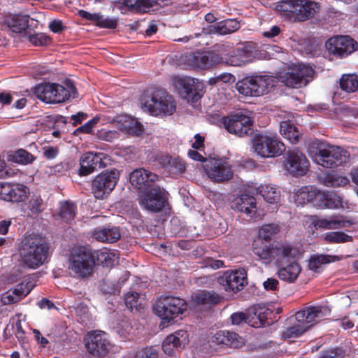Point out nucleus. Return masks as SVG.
Listing matches in <instances>:
<instances>
[{
    "instance_id": "obj_1",
    "label": "nucleus",
    "mask_w": 358,
    "mask_h": 358,
    "mask_svg": "<svg viewBox=\"0 0 358 358\" xmlns=\"http://www.w3.org/2000/svg\"><path fill=\"white\" fill-rule=\"evenodd\" d=\"M227 45H219L211 52H197L186 57L187 64L194 69H207L224 63L233 66H243L253 61L255 47L246 43L228 52Z\"/></svg>"
},
{
    "instance_id": "obj_2",
    "label": "nucleus",
    "mask_w": 358,
    "mask_h": 358,
    "mask_svg": "<svg viewBox=\"0 0 358 358\" xmlns=\"http://www.w3.org/2000/svg\"><path fill=\"white\" fill-rule=\"evenodd\" d=\"M330 309L327 306H310L298 311L294 320L295 323L284 331V336L292 338L300 336L310 327L330 315Z\"/></svg>"
},
{
    "instance_id": "obj_3",
    "label": "nucleus",
    "mask_w": 358,
    "mask_h": 358,
    "mask_svg": "<svg viewBox=\"0 0 358 358\" xmlns=\"http://www.w3.org/2000/svg\"><path fill=\"white\" fill-rule=\"evenodd\" d=\"M275 9L287 20L292 22L305 21L319 10V5L309 0H280Z\"/></svg>"
},
{
    "instance_id": "obj_4",
    "label": "nucleus",
    "mask_w": 358,
    "mask_h": 358,
    "mask_svg": "<svg viewBox=\"0 0 358 358\" xmlns=\"http://www.w3.org/2000/svg\"><path fill=\"white\" fill-rule=\"evenodd\" d=\"M48 245L43 238L37 236L26 237L20 250L22 262L25 266L36 269L48 261Z\"/></svg>"
},
{
    "instance_id": "obj_5",
    "label": "nucleus",
    "mask_w": 358,
    "mask_h": 358,
    "mask_svg": "<svg viewBox=\"0 0 358 358\" xmlns=\"http://www.w3.org/2000/svg\"><path fill=\"white\" fill-rule=\"evenodd\" d=\"M70 273L76 278L90 277L95 266L94 257L87 246H76L70 252L68 258Z\"/></svg>"
},
{
    "instance_id": "obj_6",
    "label": "nucleus",
    "mask_w": 358,
    "mask_h": 358,
    "mask_svg": "<svg viewBox=\"0 0 358 358\" xmlns=\"http://www.w3.org/2000/svg\"><path fill=\"white\" fill-rule=\"evenodd\" d=\"M155 314L161 318L159 327L162 329L174 322V320L187 309L184 299L173 296H161L154 306Z\"/></svg>"
},
{
    "instance_id": "obj_7",
    "label": "nucleus",
    "mask_w": 358,
    "mask_h": 358,
    "mask_svg": "<svg viewBox=\"0 0 358 358\" xmlns=\"http://www.w3.org/2000/svg\"><path fill=\"white\" fill-rule=\"evenodd\" d=\"M35 96L47 103H59L66 101L76 93L72 84L62 85L56 83H44L36 85L33 90Z\"/></svg>"
},
{
    "instance_id": "obj_8",
    "label": "nucleus",
    "mask_w": 358,
    "mask_h": 358,
    "mask_svg": "<svg viewBox=\"0 0 358 358\" xmlns=\"http://www.w3.org/2000/svg\"><path fill=\"white\" fill-rule=\"evenodd\" d=\"M143 108L150 115L165 117L173 115L176 110L173 97L163 90L154 92L142 101Z\"/></svg>"
},
{
    "instance_id": "obj_9",
    "label": "nucleus",
    "mask_w": 358,
    "mask_h": 358,
    "mask_svg": "<svg viewBox=\"0 0 358 358\" xmlns=\"http://www.w3.org/2000/svg\"><path fill=\"white\" fill-rule=\"evenodd\" d=\"M312 157L317 164L324 168L332 169L345 162L348 155L340 147L320 143L318 144L317 152Z\"/></svg>"
},
{
    "instance_id": "obj_10",
    "label": "nucleus",
    "mask_w": 358,
    "mask_h": 358,
    "mask_svg": "<svg viewBox=\"0 0 358 358\" xmlns=\"http://www.w3.org/2000/svg\"><path fill=\"white\" fill-rule=\"evenodd\" d=\"M275 83V78L269 76H249L238 81L236 89L245 96H259L267 93Z\"/></svg>"
},
{
    "instance_id": "obj_11",
    "label": "nucleus",
    "mask_w": 358,
    "mask_h": 358,
    "mask_svg": "<svg viewBox=\"0 0 358 358\" xmlns=\"http://www.w3.org/2000/svg\"><path fill=\"white\" fill-rule=\"evenodd\" d=\"M171 82L180 95L187 101H197L205 93L203 82L185 76H173Z\"/></svg>"
},
{
    "instance_id": "obj_12",
    "label": "nucleus",
    "mask_w": 358,
    "mask_h": 358,
    "mask_svg": "<svg viewBox=\"0 0 358 358\" xmlns=\"http://www.w3.org/2000/svg\"><path fill=\"white\" fill-rule=\"evenodd\" d=\"M202 168L206 177L213 182H226L234 176L232 165L225 157L208 158L202 164Z\"/></svg>"
},
{
    "instance_id": "obj_13",
    "label": "nucleus",
    "mask_w": 358,
    "mask_h": 358,
    "mask_svg": "<svg viewBox=\"0 0 358 358\" xmlns=\"http://www.w3.org/2000/svg\"><path fill=\"white\" fill-rule=\"evenodd\" d=\"M314 73L315 71L310 66L299 64L289 67L287 71L281 72L278 79L287 87L300 88L313 80Z\"/></svg>"
},
{
    "instance_id": "obj_14",
    "label": "nucleus",
    "mask_w": 358,
    "mask_h": 358,
    "mask_svg": "<svg viewBox=\"0 0 358 358\" xmlns=\"http://www.w3.org/2000/svg\"><path fill=\"white\" fill-rule=\"evenodd\" d=\"M252 149L257 155L270 158L281 155L285 151V146L276 136L262 134L254 136Z\"/></svg>"
},
{
    "instance_id": "obj_15",
    "label": "nucleus",
    "mask_w": 358,
    "mask_h": 358,
    "mask_svg": "<svg viewBox=\"0 0 358 358\" xmlns=\"http://www.w3.org/2000/svg\"><path fill=\"white\" fill-rule=\"evenodd\" d=\"M168 192L160 187L151 188L142 193L138 199L140 206L150 212L161 211L167 204Z\"/></svg>"
},
{
    "instance_id": "obj_16",
    "label": "nucleus",
    "mask_w": 358,
    "mask_h": 358,
    "mask_svg": "<svg viewBox=\"0 0 358 358\" xmlns=\"http://www.w3.org/2000/svg\"><path fill=\"white\" fill-rule=\"evenodd\" d=\"M120 173L116 169L105 171L96 176L92 181V191L96 199H103L115 188Z\"/></svg>"
},
{
    "instance_id": "obj_17",
    "label": "nucleus",
    "mask_w": 358,
    "mask_h": 358,
    "mask_svg": "<svg viewBox=\"0 0 358 358\" xmlns=\"http://www.w3.org/2000/svg\"><path fill=\"white\" fill-rule=\"evenodd\" d=\"M325 48L329 55L343 58L358 49V43L348 36H337L329 38Z\"/></svg>"
},
{
    "instance_id": "obj_18",
    "label": "nucleus",
    "mask_w": 358,
    "mask_h": 358,
    "mask_svg": "<svg viewBox=\"0 0 358 358\" xmlns=\"http://www.w3.org/2000/svg\"><path fill=\"white\" fill-rule=\"evenodd\" d=\"M300 248L289 242H277L273 243V261L276 266L296 261L301 256Z\"/></svg>"
},
{
    "instance_id": "obj_19",
    "label": "nucleus",
    "mask_w": 358,
    "mask_h": 358,
    "mask_svg": "<svg viewBox=\"0 0 358 358\" xmlns=\"http://www.w3.org/2000/svg\"><path fill=\"white\" fill-rule=\"evenodd\" d=\"M223 124L225 129L229 133L234 134L239 137L252 133L251 118L241 113L224 118Z\"/></svg>"
},
{
    "instance_id": "obj_20",
    "label": "nucleus",
    "mask_w": 358,
    "mask_h": 358,
    "mask_svg": "<svg viewBox=\"0 0 358 358\" xmlns=\"http://www.w3.org/2000/svg\"><path fill=\"white\" fill-rule=\"evenodd\" d=\"M108 161V156L104 153L86 152L80 159L79 174L80 176L90 175L98 169L106 166Z\"/></svg>"
},
{
    "instance_id": "obj_21",
    "label": "nucleus",
    "mask_w": 358,
    "mask_h": 358,
    "mask_svg": "<svg viewBox=\"0 0 358 358\" xmlns=\"http://www.w3.org/2000/svg\"><path fill=\"white\" fill-rule=\"evenodd\" d=\"M86 348L91 355L99 357L106 354L110 350V343L105 332L94 331L87 335Z\"/></svg>"
},
{
    "instance_id": "obj_22",
    "label": "nucleus",
    "mask_w": 358,
    "mask_h": 358,
    "mask_svg": "<svg viewBox=\"0 0 358 358\" xmlns=\"http://www.w3.org/2000/svg\"><path fill=\"white\" fill-rule=\"evenodd\" d=\"M158 180V176L143 168L134 170L129 176L131 185L140 192L149 190Z\"/></svg>"
},
{
    "instance_id": "obj_23",
    "label": "nucleus",
    "mask_w": 358,
    "mask_h": 358,
    "mask_svg": "<svg viewBox=\"0 0 358 358\" xmlns=\"http://www.w3.org/2000/svg\"><path fill=\"white\" fill-rule=\"evenodd\" d=\"M286 170L292 176H303L309 168V162L306 155L299 150L289 151L285 163Z\"/></svg>"
},
{
    "instance_id": "obj_24",
    "label": "nucleus",
    "mask_w": 358,
    "mask_h": 358,
    "mask_svg": "<svg viewBox=\"0 0 358 358\" xmlns=\"http://www.w3.org/2000/svg\"><path fill=\"white\" fill-rule=\"evenodd\" d=\"M110 123L122 132L131 136H140L144 132L143 125L136 118L129 115H118Z\"/></svg>"
},
{
    "instance_id": "obj_25",
    "label": "nucleus",
    "mask_w": 358,
    "mask_h": 358,
    "mask_svg": "<svg viewBox=\"0 0 358 358\" xmlns=\"http://www.w3.org/2000/svg\"><path fill=\"white\" fill-rule=\"evenodd\" d=\"M312 223L317 229H338L349 227L355 224V221L344 215H333L326 217L315 218Z\"/></svg>"
},
{
    "instance_id": "obj_26",
    "label": "nucleus",
    "mask_w": 358,
    "mask_h": 358,
    "mask_svg": "<svg viewBox=\"0 0 358 358\" xmlns=\"http://www.w3.org/2000/svg\"><path fill=\"white\" fill-rule=\"evenodd\" d=\"M227 291L238 292L247 284L246 271L244 268L227 271L223 277Z\"/></svg>"
},
{
    "instance_id": "obj_27",
    "label": "nucleus",
    "mask_w": 358,
    "mask_h": 358,
    "mask_svg": "<svg viewBox=\"0 0 358 358\" xmlns=\"http://www.w3.org/2000/svg\"><path fill=\"white\" fill-rule=\"evenodd\" d=\"M187 331L180 329L166 336L162 343V349L165 354L171 355L176 348H182L189 341Z\"/></svg>"
},
{
    "instance_id": "obj_28",
    "label": "nucleus",
    "mask_w": 358,
    "mask_h": 358,
    "mask_svg": "<svg viewBox=\"0 0 358 358\" xmlns=\"http://www.w3.org/2000/svg\"><path fill=\"white\" fill-rule=\"evenodd\" d=\"M231 207L241 213H245L250 218H255L257 213V202L255 197L248 194H241L235 198Z\"/></svg>"
},
{
    "instance_id": "obj_29",
    "label": "nucleus",
    "mask_w": 358,
    "mask_h": 358,
    "mask_svg": "<svg viewBox=\"0 0 358 358\" xmlns=\"http://www.w3.org/2000/svg\"><path fill=\"white\" fill-rule=\"evenodd\" d=\"M31 282H23L18 284L13 290L8 291L1 296V302L4 305L15 303L26 296L34 288Z\"/></svg>"
},
{
    "instance_id": "obj_30",
    "label": "nucleus",
    "mask_w": 358,
    "mask_h": 358,
    "mask_svg": "<svg viewBox=\"0 0 358 358\" xmlns=\"http://www.w3.org/2000/svg\"><path fill=\"white\" fill-rule=\"evenodd\" d=\"M277 266L278 267L277 271L278 278L288 283H294L302 271V267L296 260Z\"/></svg>"
},
{
    "instance_id": "obj_31",
    "label": "nucleus",
    "mask_w": 358,
    "mask_h": 358,
    "mask_svg": "<svg viewBox=\"0 0 358 358\" xmlns=\"http://www.w3.org/2000/svg\"><path fill=\"white\" fill-rule=\"evenodd\" d=\"M210 342L215 345H225L232 348H239L243 344V340L236 333L220 330L210 338Z\"/></svg>"
},
{
    "instance_id": "obj_32",
    "label": "nucleus",
    "mask_w": 358,
    "mask_h": 358,
    "mask_svg": "<svg viewBox=\"0 0 358 358\" xmlns=\"http://www.w3.org/2000/svg\"><path fill=\"white\" fill-rule=\"evenodd\" d=\"M342 198L334 192L318 190L315 206L317 208H338L342 207Z\"/></svg>"
},
{
    "instance_id": "obj_33",
    "label": "nucleus",
    "mask_w": 358,
    "mask_h": 358,
    "mask_svg": "<svg viewBox=\"0 0 358 358\" xmlns=\"http://www.w3.org/2000/svg\"><path fill=\"white\" fill-rule=\"evenodd\" d=\"M318 189L313 186H305L295 189L293 192L292 199L297 206H303L312 202L315 206Z\"/></svg>"
},
{
    "instance_id": "obj_34",
    "label": "nucleus",
    "mask_w": 358,
    "mask_h": 358,
    "mask_svg": "<svg viewBox=\"0 0 358 358\" xmlns=\"http://www.w3.org/2000/svg\"><path fill=\"white\" fill-rule=\"evenodd\" d=\"M252 314L251 320H248V324L253 327H260L266 324V320L271 313V310L265 304H258L248 310Z\"/></svg>"
},
{
    "instance_id": "obj_35",
    "label": "nucleus",
    "mask_w": 358,
    "mask_h": 358,
    "mask_svg": "<svg viewBox=\"0 0 358 358\" xmlns=\"http://www.w3.org/2000/svg\"><path fill=\"white\" fill-rule=\"evenodd\" d=\"M252 252L260 259L269 263L273 261V244H267L261 238H255L252 243Z\"/></svg>"
},
{
    "instance_id": "obj_36",
    "label": "nucleus",
    "mask_w": 358,
    "mask_h": 358,
    "mask_svg": "<svg viewBox=\"0 0 358 358\" xmlns=\"http://www.w3.org/2000/svg\"><path fill=\"white\" fill-rule=\"evenodd\" d=\"M29 17L24 15H13L6 17L4 25L12 32L20 34L28 27Z\"/></svg>"
},
{
    "instance_id": "obj_37",
    "label": "nucleus",
    "mask_w": 358,
    "mask_h": 358,
    "mask_svg": "<svg viewBox=\"0 0 358 358\" xmlns=\"http://www.w3.org/2000/svg\"><path fill=\"white\" fill-rule=\"evenodd\" d=\"M92 237L102 243H114L120 239V233L118 227L99 228L94 230Z\"/></svg>"
},
{
    "instance_id": "obj_38",
    "label": "nucleus",
    "mask_w": 358,
    "mask_h": 358,
    "mask_svg": "<svg viewBox=\"0 0 358 358\" xmlns=\"http://www.w3.org/2000/svg\"><path fill=\"white\" fill-rule=\"evenodd\" d=\"M159 0H120V3L127 7L129 11L134 13H147Z\"/></svg>"
},
{
    "instance_id": "obj_39",
    "label": "nucleus",
    "mask_w": 358,
    "mask_h": 358,
    "mask_svg": "<svg viewBox=\"0 0 358 358\" xmlns=\"http://www.w3.org/2000/svg\"><path fill=\"white\" fill-rule=\"evenodd\" d=\"M280 133L284 138L287 139L292 144L297 143L301 136L297 127L291 120L280 122Z\"/></svg>"
},
{
    "instance_id": "obj_40",
    "label": "nucleus",
    "mask_w": 358,
    "mask_h": 358,
    "mask_svg": "<svg viewBox=\"0 0 358 358\" xmlns=\"http://www.w3.org/2000/svg\"><path fill=\"white\" fill-rule=\"evenodd\" d=\"M240 28L239 22L234 19H228L209 26L211 33L220 35L230 34Z\"/></svg>"
},
{
    "instance_id": "obj_41",
    "label": "nucleus",
    "mask_w": 358,
    "mask_h": 358,
    "mask_svg": "<svg viewBox=\"0 0 358 358\" xmlns=\"http://www.w3.org/2000/svg\"><path fill=\"white\" fill-rule=\"evenodd\" d=\"M341 259V257L336 255L315 254L313 255L309 259L308 268L311 271L318 272L322 265L337 262Z\"/></svg>"
},
{
    "instance_id": "obj_42",
    "label": "nucleus",
    "mask_w": 358,
    "mask_h": 358,
    "mask_svg": "<svg viewBox=\"0 0 358 358\" xmlns=\"http://www.w3.org/2000/svg\"><path fill=\"white\" fill-rule=\"evenodd\" d=\"M97 260L106 267L113 266L118 262L119 252L116 250L103 248L97 253Z\"/></svg>"
},
{
    "instance_id": "obj_43",
    "label": "nucleus",
    "mask_w": 358,
    "mask_h": 358,
    "mask_svg": "<svg viewBox=\"0 0 358 358\" xmlns=\"http://www.w3.org/2000/svg\"><path fill=\"white\" fill-rule=\"evenodd\" d=\"M192 299L199 305H213L220 301L218 294L204 290L195 293Z\"/></svg>"
},
{
    "instance_id": "obj_44",
    "label": "nucleus",
    "mask_w": 358,
    "mask_h": 358,
    "mask_svg": "<svg viewBox=\"0 0 358 358\" xmlns=\"http://www.w3.org/2000/svg\"><path fill=\"white\" fill-rule=\"evenodd\" d=\"M7 159L9 162L27 164L31 163L34 159V157L27 150L20 149L14 152H10L7 155Z\"/></svg>"
},
{
    "instance_id": "obj_45",
    "label": "nucleus",
    "mask_w": 358,
    "mask_h": 358,
    "mask_svg": "<svg viewBox=\"0 0 358 358\" xmlns=\"http://www.w3.org/2000/svg\"><path fill=\"white\" fill-rule=\"evenodd\" d=\"M259 192L264 199L268 203L276 204L280 200V192L273 185H262L259 187Z\"/></svg>"
},
{
    "instance_id": "obj_46",
    "label": "nucleus",
    "mask_w": 358,
    "mask_h": 358,
    "mask_svg": "<svg viewBox=\"0 0 358 358\" xmlns=\"http://www.w3.org/2000/svg\"><path fill=\"white\" fill-rule=\"evenodd\" d=\"M76 206L73 203L63 201L59 203L58 215L64 222H71L76 215Z\"/></svg>"
},
{
    "instance_id": "obj_47",
    "label": "nucleus",
    "mask_w": 358,
    "mask_h": 358,
    "mask_svg": "<svg viewBox=\"0 0 358 358\" xmlns=\"http://www.w3.org/2000/svg\"><path fill=\"white\" fill-rule=\"evenodd\" d=\"M125 305L133 312L138 310L139 308H143L145 302L138 293L130 292L125 295Z\"/></svg>"
},
{
    "instance_id": "obj_48",
    "label": "nucleus",
    "mask_w": 358,
    "mask_h": 358,
    "mask_svg": "<svg viewBox=\"0 0 358 358\" xmlns=\"http://www.w3.org/2000/svg\"><path fill=\"white\" fill-rule=\"evenodd\" d=\"M322 182L327 187H341L347 185L349 180L345 176L327 174L320 178Z\"/></svg>"
},
{
    "instance_id": "obj_49",
    "label": "nucleus",
    "mask_w": 358,
    "mask_h": 358,
    "mask_svg": "<svg viewBox=\"0 0 358 358\" xmlns=\"http://www.w3.org/2000/svg\"><path fill=\"white\" fill-rule=\"evenodd\" d=\"M340 85L342 90L348 92L358 91V76L354 74L343 76Z\"/></svg>"
},
{
    "instance_id": "obj_50",
    "label": "nucleus",
    "mask_w": 358,
    "mask_h": 358,
    "mask_svg": "<svg viewBox=\"0 0 358 358\" xmlns=\"http://www.w3.org/2000/svg\"><path fill=\"white\" fill-rule=\"evenodd\" d=\"M324 240L329 243H343L352 241V237L341 231H331L324 234Z\"/></svg>"
},
{
    "instance_id": "obj_51",
    "label": "nucleus",
    "mask_w": 358,
    "mask_h": 358,
    "mask_svg": "<svg viewBox=\"0 0 358 358\" xmlns=\"http://www.w3.org/2000/svg\"><path fill=\"white\" fill-rule=\"evenodd\" d=\"M280 231V227L277 224H264L259 229L258 237L262 241H269L275 234Z\"/></svg>"
},
{
    "instance_id": "obj_52",
    "label": "nucleus",
    "mask_w": 358,
    "mask_h": 358,
    "mask_svg": "<svg viewBox=\"0 0 358 358\" xmlns=\"http://www.w3.org/2000/svg\"><path fill=\"white\" fill-rule=\"evenodd\" d=\"M11 190L10 199L8 201L20 202L23 201L28 196L29 189L22 184H14Z\"/></svg>"
},
{
    "instance_id": "obj_53",
    "label": "nucleus",
    "mask_w": 358,
    "mask_h": 358,
    "mask_svg": "<svg viewBox=\"0 0 358 358\" xmlns=\"http://www.w3.org/2000/svg\"><path fill=\"white\" fill-rule=\"evenodd\" d=\"M158 356L159 348L151 345L138 350L131 358H158Z\"/></svg>"
},
{
    "instance_id": "obj_54",
    "label": "nucleus",
    "mask_w": 358,
    "mask_h": 358,
    "mask_svg": "<svg viewBox=\"0 0 358 358\" xmlns=\"http://www.w3.org/2000/svg\"><path fill=\"white\" fill-rule=\"evenodd\" d=\"M95 24L101 28L115 29L117 20L115 17H105L99 13Z\"/></svg>"
},
{
    "instance_id": "obj_55",
    "label": "nucleus",
    "mask_w": 358,
    "mask_h": 358,
    "mask_svg": "<svg viewBox=\"0 0 358 358\" xmlns=\"http://www.w3.org/2000/svg\"><path fill=\"white\" fill-rule=\"evenodd\" d=\"M29 40L35 46L47 45L51 42L50 38L43 33L31 35L29 37Z\"/></svg>"
},
{
    "instance_id": "obj_56",
    "label": "nucleus",
    "mask_w": 358,
    "mask_h": 358,
    "mask_svg": "<svg viewBox=\"0 0 358 358\" xmlns=\"http://www.w3.org/2000/svg\"><path fill=\"white\" fill-rule=\"evenodd\" d=\"M165 167L172 173H180L185 169V166L182 162L176 159L172 158L169 159Z\"/></svg>"
},
{
    "instance_id": "obj_57",
    "label": "nucleus",
    "mask_w": 358,
    "mask_h": 358,
    "mask_svg": "<svg viewBox=\"0 0 358 358\" xmlns=\"http://www.w3.org/2000/svg\"><path fill=\"white\" fill-rule=\"evenodd\" d=\"M97 136L101 140L112 142L119 138V133L115 130L102 129L98 131Z\"/></svg>"
},
{
    "instance_id": "obj_58",
    "label": "nucleus",
    "mask_w": 358,
    "mask_h": 358,
    "mask_svg": "<svg viewBox=\"0 0 358 358\" xmlns=\"http://www.w3.org/2000/svg\"><path fill=\"white\" fill-rule=\"evenodd\" d=\"M29 208L33 213L43 210V200L39 195H33L29 201Z\"/></svg>"
},
{
    "instance_id": "obj_59",
    "label": "nucleus",
    "mask_w": 358,
    "mask_h": 358,
    "mask_svg": "<svg viewBox=\"0 0 358 358\" xmlns=\"http://www.w3.org/2000/svg\"><path fill=\"white\" fill-rule=\"evenodd\" d=\"M99 121V117H96L90 120V121H88L87 122H86L85 124L82 125L81 127L77 128L75 130V131L73 132V134L75 135H78L79 133L90 134V133H91V131L92 130V127L96 124H97V122Z\"/></svg>"
},
{
    "instance_id": "obj_60",
    "label": "nucleus",
    "mask_w": 358,
    "mask_h": 358,
    "mask_svg": "<svg viewBox=\"0 0 358 358\" xmlns=\"http://www.w3.org/2000/svg\"><path fill=\"white\" fill-rule=\"evenodd\" d=\"M250 317H252V314H249L248 312L247 315L238 312L231 315V320L233 324L239 325L243 322L248 324V320H251Z\"/></svg>"
},
{
    "instance_id": "obj_61",
    "label": "nucleus",
    "mask_w": 358,
    "mask_h": 358,
    "mask_svg": "<svg viewBox=\"0 0 358 358\" xmlns=\"http://www.w3.org/2000/svg\"><path fill=\"white\" fill-rule=\"evenodd\" d=\"M14 184L0 182V199L8 201L10 199L11 190Z\"/></svg>"
},
{
    "instance_id": "obj_62",
    "label": "nucleus",
    "mask_w": 358,
    "mask_h": 358,
    "mask_svg": "<svg viewBox=\"0 0 358 358\" xmlns=\"http://www.w3.org/2000/svg\"><path fill=\"white\" fill-rule=\"evenodd\" d=\"M235 78L231 73H222L216 78H211L209 79L208 83L210 85H215L217 83L222 81L223 83H233Z\"/></svg>"
},
{
    "instance_id": "obj_63",
    "label": "nucleus",
    "mask_w": 358,
    "mask_h": 358,
    "mask_svg": "<svg viewBox=\"0 0 358 358\" xmlns=\"http://www.w3.org/2000/svg\"><path fill=\"white\" fill-rule=\"evenodd\" d=\"M44 156L48 159H55L59 152V150L56 147L45 146L43 148Z\"/></svg>"
},
{
    "instance_id": "obj_64",
    "label": "nucleus",
    "mask_w": 358,
    "mask_h": 358,
    "mask_svg": "<svg viewBox=\"0 0 358 358\" xmlns=\"http://www.w3.org/2000/svg\"><path fill=\"white\" fill-rule=\"evenodd\" d=\"M132 327L127 322H122V324L117 327V332L123 337H125L127 334H129Z\"/></svg>"
}]
</instances>
